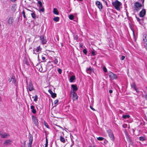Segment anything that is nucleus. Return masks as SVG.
Segmentation results:
<instances>
[{
    "label": "nucleus",
    "mask_w": 147,
    "mask_h": 147,
    "mask_svg": "<svg viewBox=\"0 0 147 147\" xmlns=\"http://www.w3.org/2000/svg\"><path fill=\"white\" fill-rule=\"evenodd\" d=\"M59 20V18L58 17H54L53 19V21L56 22H58Z\"/></svg>",
    "instance_id": "obj_23"
},
{
    "label": "nucleus",
    "mask_w": 147,
    "mask_h": 147,
    "mask_svg": "<svg viewBox=\"0 0 147 147\" xmlns=\"http://www.w3.org/2000/svg\"><path fill=\"white\" fill-rule=\"evenodd\" d=\"M74 39L75 40H77L78 38V37L77 35L74 36Z\"/></svg>",
    "instance_id": "obj_43"
},
{
    "label": "nucleus",
    "mask_w": 147,
    "mask_h": 147,
    "mask_svg": "<svg viewBox=\"0 0 147 147\" xmlns=\"http://www.w3.org/2000/svg\"><path fill=\"white\" fill-rule=\"evenodd\" d=\"M1 138H7L9 136V135L7 133H5L4 134H2L1 133Z\"/></svg>",
    "instance_id": "obj_18"
},
{
    "label": "nucleus",
    "mask_w": 147,
    "mask_h": 147,
    "mask_svg": "<svg viewBox=\"0 0 147 147\" xmlns=\"http://www.w3.org/2000/svg\"><path fill=\"white\" fill-rule=\"evenodd\" d=\"M39 71L40 72L42 71V68L41 67V68L39 69Z\"/></svg>",
    "instance_id": "obj_53"
},
{
    "label": "nucleus",
    "mask_w": 147,
    "mask_h": 147,
    "mask_svg": "<svg viewBox=\"0 0 147 147\" xmlns=\"http://www.w3.org/2000/svg\"><path fill=\"white\" fill-rule=\"evenodd\" d=\"M79 1H83V0H79Z\"/></svg>",
    "instance_id": "obj_63"
},
{
    "label": "nucleus",
    "mask_w": 147,
    "mask_h": 147,
    "mask_svg": "<svg viewBox=\"0 0 147 147\" xmlns=\"http://www.w3.org/2000/svg\"><path fill=\"white\" fill-rule=\"evenodd\" d=\"M95 53V51H92V55L93 56H95L96 55Z\"/></svg>",
    "instance_id": "obj_45"
},
{
    "label": "nucleus",
    "mask_w": 147,
    "mask_h": 147,
    "mask_svg": "<svg viewBox=\"0 0 147 147\" xmlns=\"http://www.w3.org/2000/svg\"><path fill=\"white\" fill-rule=\"evenodd\" d=\"M48 92L50 94L52 98H54L56 97V94L55 93H53L51 89L48 90Z\"/></svg>",
    "instance_id": "obj_12"
},
{
    "label": "nucleus",
    "mask_w": 147,
    "mask_h": 147,
    "mask_svg": "<svg viewBox=\"0 0 147 147\" xmlns=\"http://www.w3.org/2000/svg\"><path fill=\"white\" fill-rule=\"evenodd\" d=\"M142 6V5L139 3L138 2H136L134 5V11H138L140 9Z\"/></svg>",
    "instance_id": "obj_2"
},
{
    "label": "nucleus",
    "mask_w": 147,
    "mask_h": 147,
    "mask_svg": "<svg viewBox=\"0 0 147 147\" xmlns=\"http://www.w3.org/2000/svg\"><path fill=\"white\" fill-rule=\"evenodd\" d=\"M22 14L23 15V17L24 18H26V16L25 15V13L24 10L22 11Z\"/></svg>",
    "instance_id": "obj_40"
},
{
    "label": "nucleus",
    "mask_w": 147,
    "mask_h": 147,
    "mask_svg": "<svg viewBox=\"0 0 147 147\" xmlns=\"http://www.w3.org/2000/svg\"><path fill=\"white\" fill-rule=\"evenodd\" d=\"M53 62L55 65H57L58 63V61L57 59L55 58L54 60H53Z\"/></svg>",
    "instance_id": "obj_26"
},
{
    "label": "nucleus",
    "mask_w": 147,
    "mask_h": 147,
    "mask_svg": "<svg viewBox=\"0 0 147 147\" xmlns=\"http://www.w3.org/2000/svg\"><path fill=\"white\" fill-rule=\"evenodd\" d=\"M144 0H141V1H142L143 3H144Z\"/></svg>",
    "instance_id": "obj_57"
},
{
    "label": "nucleus",
    "mask_w": 147,
    "mask_h": 147,
    "mask_svg": "<svg viewBox=\"0 0 147 147\" xmlns=\"http://www.w3.org/2000/svg\"><path fill=\"white\" fill-rule=\"evenodd\" d=\"M62 70L60 69V68H59L58 69H57V71L59 73V74H61L62 73Z\"/></svg>",
    "instance_id": "obj_36"
},
{
    "label": "nucleus",
    "mask_w": 147,
    "mask_h": 147,
    "mask_svg": "<svg viewBox=\"0 0 147 147\" xmlns=\"http://www.w3.org/2000/svg\"><path fill=\"white\" fill-rule=\"evenodd\" d=\"M11 141L10 140H6L3 143V144L7 145L11 144Z\"/></svg>",
    "instance_id": "obj_20"
},
{
    "label": "nucleus",
    "mask_w": 147,
    "mask_h": 147,
    "mask_svg": "<svg viewBox=\"0 0 147 147\" xmlns=\"http://www.w3.org/2000/svg\"><path fill=\"white\" fill-rule=\"evenodd\" d=\"M131 86L132 88H134V90H136L137 92H138V90H137L136 87V85L134 82H133L131 84Z\"/></svg>",
    "instance_id": "obj_17"
},
{
    "label": "nucleus",
    "mask_w": 147,
    "mask_h": 147,
    "mask_svg": "<svg viewBox=\"0 0 147 147\" xmlns=\"http://www.w3.org/2000/svg\"><path fill=\"white\" fill-rule=\"evenodd\" d=\"M32 120L34 124L35 125H37L38 123V122L36 117L33 115H32Z\"/></svg>",
    "instance_id": "obj_9"
},
{
    "label": "nucleus",
    "mask_w": 147,
    "mask_h": 147,
    "mask_svg": "<svg viewBox=\"0 0 147 147\" xmlns=\"http://www.w3.org/2000/svg\"><path fill=\"white\" fill-rule=\"evenodd\" d=\"M69 19L71 20H72L74 19V16L72 14H70L69 16Z\"/></svg>",
    "instance_id": "obj_31"
},
{
    "label": "nucleus",
    "mask_w": 147,
    "mask_h": 147,
    "mask_svg": "<svg viewBox=\"0 0 147 147\" xmlns=\"http://www.w3.org/2000/svg\"><path fill=\"white\" fill-rule=\"evenodd\" d=\"M136 18L137 19V20L138 22H140V19L138 17H136Z\"/></svg>",
    "instance_id": "obj_50"
},
{
    "label": "nucleus",
    "mask_w": 147,
    "mask_h": 147,
    "mask_svg": "<svg viewBox=\"0 0 147 147\" xmlns=\"http://www.w3.org/2000/svg\"><path fill=\"white\" fill-rule=\"evenodd\" d=\"M143 40L145 43L147 44V35L146 34H145L143 35Z\"/></svg>",
    "instance_id": "obj_15"
},
{
    "label": "nucleus",
    "mask_w": 147,
    "mask_h": 147,
    "mask_svg": "<svg viewBox=\"0 0 147 147\" xmlns=\"http://www.w3.org/2000/svg\"><path fill=\"white\" fill-rule=\"evenodd\" d=\"M53 13L56 15H58L59 14V12L57 8H54L53 9Z\"/></svg>",
    "instance_id": "obj_21"
},
{
    "label": "nucleus",
    "mask_w": 147,
    "mask_h": 147,
    "mask_svg": "<svg viewBox=\"0 0 147 147\" xmlns=\"http://www.w3.org/2000/svg\"><path fill=\"white\" fill-rule=\"evenodd\" d=\"M146 49H147V44H146Z\"/></svg>",
    "instance_id": "obj_61"
},
{
    "label": "nucleus",
    "mask_w": 147,
    "mask_h": 147,
    "mask_svg": "<svg viewBox=\"0 0 147 147\" xmlns=\"http://www.w3.org/2000/svg\"><path fill=\"white\" fill-rule=\"evenodd\" d=\"M11 1H12L13 2H14L15 1H16V0H11Z\"/></svg>",
    "instance_id": "obj_58"
},
{
    "label": "nucleus",
    "mask_w": 147,
    "mask_h": 147,
    "mask_svg": "<svg viewBox=\"0 0 147 147\" xmlns=\"http://www.w3.org/2000/svg\"><path fill=\"white\" fill-rule=\"evenodd\" d=\"M75 79V76H71L69 79L70 82H72Z\"/></svg>",
    "instance_id": "obj_22"
},
{
    "label": "nucleus",
    "mask_w": 147,
    "mask_h": 147,
    "mask_svg": "<svg viewBox=\"0 0 147 147\" xmlns=\"http://www.w3.org/2000/svg\"><path fill=\"white\" fill-rule=\"evenodd\" d=\"M145 117H146V120L147 121V113Z\"/></svg>",
    "instance_id": "obj_56"
},
{
    "label": "nucleus",
    "mask_w": 147,
    "mask_h": 147,
    "mask_svg": "<svg viewBox=\"0 0 147 147\" xmlns=\"http://www.w3.org/2000/svg\"><path fill=\"white\" fill-rule=\"evenodd\" d=\"M31 15L32 18L34 19H35L36 18V16L35 12H33L32 13H31Z\"/></svg>",
    "instance_id": "obj_28"
},
{
    "label": "nucleus",
    "mask_w": 147,
    "mask_h": 147,
    "mask_svg": "<svg viewBox=\"0 0 147 147\" xmlns=\"http://www.w3.org/2000/svg\"><path fill=\"white\" fill-rule=\"evenodd\" d=\"M60 141L63 142V143H65V138H63V137L61 136L60 137Z\"/></svg>",
    "instance_id": "obj_25"
},
{
    "label": "nucleus",
    "mask_w": 147,
    "mask_h": 147,
    "mask_svg": "<svg viewBox=\"0 0 147 147\" xmlns=\"http://www.w3.org/2000/svg\"><path fill=\"white\" fill-rule=\"evenodd\" d=\"M112 4L115 9L117 10H119L120 9L119 7L121 5V3L117 0H116L112 3Z\"/></svg>",
    "instance_id": "obj_1"
},
{
    "label": "nucleus",
    "mask_w": 147,
    "mask_h": 147,
    "mask_svg": "<svg viewBox=\"0 0 147 147\" xmlns=\"http://www.w3.org/2000/svg\"><path fill=\"white\" fill-rule=\"evenodd\" d=\"M87 73H90V71H92V69L90 67L88 68V69H86Z\"/></svg>",
    "instance_id": "obj_30"
},
{
    "label": "nucleus",
    "mask_w": 147,
    "mask_h": 147,
    "mask_svg": "<svg viewBox=\"0 0 147 147\" xmlns=\"http://www.w3.org/2000/svg\"><path fill=\"white\" fill-rule=\"evenodd\" d=\"M79 46L81 48H83V44L82 43H80Z\"/></svg>",
    "instance_id": "obj_44"
},
{
    "label": "nucleus",
    "mask_w": 147,
    "mask_h": 147,
    "mask_svg": "<svg viewBox=\"0 0 147 147\" xmlns=\"http://www.w3.org/2000/svg\"><path fill=\"white\" fill-rule=\"evenodd\" d=\"M33 141V137L31 135H30L29 136V142H32Z\"/></svg>",
    "instance_id": "obj_29"
},
{
    "label": "nucleus",
    "mask_w": 147,
    "mask_h": 147,
    "mask_svg": "<svg viewBox=\"0 0 147 147\" xmlns=\"http://www.w3.org/2000/svg\"><path fill=\"white\" fill-rule=\"evenodd\" d=\"M9 82H11V83L14 84L15 85H16V79L15 78V77H13L11 78L10 79H9Z\"/></svg>",
    "instance_id": "obj_11"
},
{
    "label": "nucleus",
    "mask_w": 147,
    "mask_h": 147,
    "mask_svg": "<svg viewBox=\"0 0 147 147\" xmlns=\"http://www.w3.org/2000/svg\"><path fill=\"white\" fill-rule=\"evenodd\" d=\"M71 97H72L73 98V100H76L78 99V96L77 93L75 92L71 91Z\"/></svg>",
    "instance_id": "obj_4"
},
{
    "label": "nucleus",
    "mask_w": 147,
    "mask_h": 147,
    "mask_svg": "<svg viewBox=\"0 0 147 147\" xmlns=\"http://www.w3.org/2000/svg\"><path fill=\"white\" fill-rule=\"evenodd\" d=\"M145 98L146 100H147V94L145 95Z\"/></svg>",
    "instance_id": "obj_51"
},
{
    "label": "nucleus",
    "mask_w": 147,
    "mask_h": 147,
    "mask_svg": "<svg viewBox=\"0 0 147 147\" xmlns=\"http://www.w3.org/2000/svg\"><path fill=\"white\" fill-rule=\"evenodd\" d=\"M27 89L29 90L30 91H31L32 90H34V88H33V86L32 83L31 82H30L27 88Z\"/></svg>",
    "instance_id": "obj_6"
},
{
    "label": "nucleus",
    "mask_w": 147,
    "mask_h": 147,
    "mask_svg": "<svg viewBox=\"0 0 147 147\" xmlns=\"http://www.w3.org/2000/svg\"><path fill=\"white\" fill-rule=\"evenodd\" d=\"M38 96L37 95H35L34 97V101H36L38 99Z\"/></svg>",
    "instance_id": "obj_37"
},
{
    "label": "nucleus",
    "mask_w": 147,
    "mask_h": 147,
    "mask_svg": "<svg viewBox=\"0 0 147 147\" xmlns=\"http://www.w3.org/2000/svg\"><path fill=\"white\" fill-rule=\"evenodd\" d=\"M42 49L41 48L40 46L37 47L36 48L34 49H33V54H36L35 52L36 51V52L40 53Z\"/></svg>",
    "instance_id": "obj_7"
},
{
    "label": "nucleus",
    "mask_w": 147,
    "mask_h": 147,
    "mask_svg": "<svg viewBox=\"0 0 147 147\" xmlns=\"http://www.w3.org/2000/svg\"><path fill=\"white\" fill-rule=\"evenodd\" d=\"M71 87L72 88V91H76L78 90V88L77 86L75 84H72L71 85Z\"/></svg>",
    "instance_id": "obj_16"
},
{
    "label": "nucleus",
    "mask_w": 147,
    "mask_h": 147,
    "mask_svg": "<svg viewBox=\"0 0 147 147\" xmlns=\"http://www.w3.org/2000/svg\"><path fill=\"white\" fill-rule=\"evenodd\" d=\"M42 60H45V57L44 56H42Z\"/></svg>",
    "instance_id": "obj_49"
},
{
    "label": "nucleus",
    "mask_w": 147,
    "mask_h": 147,
    "mask_svg": "<svg viewBox=\"0 0 147 147\" xmlns=\"http://www.w3.org/2000/svg\"><path fill=\"white\" fill-rule=\"evenodd\" d=\"M125 58V57L124 56H122L121 57V60H123Z\"/></svg>",
    "instance_id": "obj_47"
},
{
    "label": "nucleus",
    "mask_w": 147,
    "mask_h": 147,
    "mask_svg": "<svg viewBox=\"0 0 147 147\" xmlns=\"http://www.w3.org/2000/svg\"><path fill=\"white\" fill-rule=\"evenodd\" d=\"M97 139L99 141H102L104 139V138L102 137H99L97 138Z\"/></svg>",
    "instance_id": "obj_32"
},
{
    "label": "nucleus",
    "mask_w": 147,
    "mask_h": 147,
    "mask_svg": "<svg viewBox=\"0 0 147 147\" xmlns=\"http://www.w3.org/2000/svg\"><path fill=\"white\" fill-rule=\"evenodd\" d=\"M44 125H45V126L46 127H47V128H49V125H48L47 123H45Z\"/></svg>",
    "instance_id": "obj_46"
},
{
    "label": "nucleus",
    "mask_w": 147,
    "mask_h": 147,
    "mask_svg": "<svg viewBox=\"0 0 147 147\" xmlns=\"http://www.w3.org/2000/svg\"><path fill=\"white\" fill-rule=\"evenodd\" d=\"M105 4H106V5H107V6H108V4H107V1H105Z\"/></svg>",
    "instance_id": "obj_55"
},
{
    "label": "nucleus",
    "mask_w": 147,
    "mask_h": 147,
    "mask_svg": "<svg viewBox=\"0 0 147 147\" xmlns=\"http://www.w3.org/2000/svg\"><path fill=\"white\" fill-rule=\"evenodd\" d=\"M16 5H13L11 8V10L13 11H15L16 10Z\"/></svg>",
    "instance_id": "obj_24"
},
{
    "label": "nucleus",
    "mask_w": 147,
    "mask_h": 147,
    "mask_svg": "<svg viewBox=\"0 0 147 147\" xmlns=\"http://www.w3.org/2000/svg\"><path fill=\"white\" fill-rule=\"evenodd\" d=\"M107 133L108 134L109 136L112 140H113L114 139V137L113 134L111 130L110 129H109L107 131Z\"/></svg>",
    "instance_id": "obj_5"
},
{
    "label": "nucleus",
    "mask_w": 147,
    "mask_h": 147,
    "mask_svg": "<svg viewBox=\"0 0 147 147\" xmlns=\"http://www.w3.org/2000/svg\"><path fill=\"white\" fill-rule=\"evenodd\" d=\"M47 147V146L45 145V147Z\"/></svg>",
    "instance_id": "obj_64"
},
{
    "label": "nucleus",
    "mask_w": 147,
    "mask_h": 147,
    "mask_svg": "<svg viewBox=\"0 0 147 147\" xmlns=\"http://www.w3.org/2000/svg\"><path fill=\"white\" fill-rule=\"evenodd\" d=\"M109 77L111 79L113 80L117 78V76L115 74L111 73L110 74Z\"/></svg>",
    "instance_id": "obj_13"
},
{
    "label": "nucleus",
    "mask_w": 147,
    "mask_h": 147,
    "mask_svg": "<svg viewBox=\"0 0 147 147\" xmlns=\"http://www.w3.org/2000/svg\"><path fill=\"white\" fill-rule=\"evenodd\" d=\"M126 15H127V16H128V13L127 12H126Z\"/></svg>",
    "instance_id": "obj_59"
},
{
    "label": "nucleus",
    "mask_w": 147,
    "mask_h": 147,
    "mask_svg": "<svg viewBox=\"0 0 147 147\" xmlns=\"http://www.w3.org/2000/svg\"><path fill=\"white\" fill-rule=\"evenodd\" d=\"M90 108L93 111H95V109L93 108L92 107H90Z\"/></svg>",
    "instance_id": "obj_54"
},
{
    "label": "nucleus",
    "mask_w": 147,
    "mask_h": 147,
    "mask_svg": "<svg viewBox=\"0 0 147 147\" xmlns=\"http://www.w3.org/2000/svg\"><path fill=\"white\" fill-rule=\"evenodd\" d=\"M83 52L85 55H86L87 54V51L86 49H84L83 50Z\"/></svg>",
    "instance_id": "obj_41"
},
{
    "label": "nucleus",
    "mask_w": 147,
    "mask_h": 147,
    "mask_svg": "<svg viewBox=\"0 0 147 147\" xmlns=\"http://www.w3.org/2000/svg\"><path fill=\"white\" fill-rule=\"evenodd\" d=\"M130 115H124L122 117L124 119L129 118L130 117Z\"/></svg>",
    "instance_id": "obj_27"
},
{
    "label": "nucleus",
    "mask_w": 147,
    "mask_h": 147,
    "mask_svg": "<svg viewBox=\"0 0 147 147\" xmlns=\"http://www.w3.org/2000/svg\"><path fill=\"white\" fill-rule=\"evenodd\" d=\"M13 20V18L12 17L9 18L7 20V23L9 26H11L12 24Z\"/></svg>",
    "instance_id": "obj_14"
},
{
    "label": "nucleus",
    "mask_w": 147,
    "mask_h": 147,
    "mask_svg": "<svg viewBox=\"0 0 147 147\" xmlns=\"http://www.w3.org/2000/svg\"><path fill=\"white\" fill-rule=\"evenodd\" d=\"M146 11L144 9H143L139 13V16L140 17H143L146 14Z\"/></svg>",
    "instance_id": "obj_10"
},
{
    "label": "nucleus",
    "mask_w": 147,
    "mask_h": 147,
    "mask_svg": "<svg viewBox=\"0 0 147 147\" xmlns=\"http://www.w3.org/2000/svg\"><path fill=\"white\" fill-rule=\"evenodd\" d=\"M45 9L43 7H42L41 8L39 9V11L40 12H42L44 13V12Z\"/></svg>",
    "instance_id": "obj_33"
},
{
    "label": "nucleus",
    "mask_w": 147,
    "mask_h": 147,
    "mask_svg": "<svg viewBox=\"0 0 147 147\" xmlns=\"http://www.w3.org/2000/svg\"><path fill=\"white\" fill-rule=\"evenodd\" d=\"M139 140L140 141H144L145 140L144 138L143 137H140L139 138Z\"/></svg>",
    "instance_id": "obj_34"
},
{
    "label": "nucleus",
    "mask_w": 147,
    "mask_h": 147,
    "mask_svg": "<svg viewBox=\"0 0 147 147\" xmlns=\"http://www.w3.org/2000/svg\"><path fill=\"white\" fill-rule=\"evenodd\" d=\"M71 140L73 143L74 144V141L72 140V139H71Z\"/></svg>",
    "instance_id": "obj_60"
},
{
    "label": "nucleus",
    "mask_w": 147,
    "mask_h": 147,
    "mask_svg": "<svg viewBox=\"0 0 147 147\" xmlns=\"http://www.w3.org/2000/svg\"><path fill=\"white\" fill-rule=\"evenodd\" d=\"M32 142H29V143L28 145V147H31L32 146Z\"/></svg>",
    "instance_id": "obj_39"
},
{
    "label": "nucleus",
    "mask_w": 147,
    "mask_h": 147,
    "mask_svg": "<svg viewBox=\"0 0 147 147\" xmlns=\"http://www.w3.org/2000/svg\"><path fill=\"white\" fill-rule=\"evenodd\" d=\"M1 135V132L0 131V135Z\"/></svg>",
    "instance_id": "obj_62"
},
{
    "label": "nucleus",
    "mask_w": 147,
    "mask_h": 147,
    "mask_svg": "<svg viewBox=\"0 0 147 147\" xmlns=\"http://www.w3.org/2000/svg\"><path fill=\"white\" fill-rule=\"evenodd\" d=\"M109 92L110 93H112L113 92V91L112 90H109Z\"/></svg>",
    "instance_id": "obj_52"
},
{
    "label": "nucleus",
    "mask_w": 147,
    "mask_h": 147,
    "mask_svg": "<svg viewBox=\"0 0 147 147\" xmlns=\"http://www.w3.org/2000/svg\"><path fill=\"white\" fill-rule=\"evenodd\" d=\"M40 38V40L41 44L44 45L46 44L47 42V40L46 39V37L44 35H42L39 36Z\"/></svg>",
    "instance_id": "obj_3"
},
{
    "label": "nucleus",
    "mask_w": 147,
    "mask_h": 147,
    "mask_svg": "<svg viewBox=\"0 0 147 147\" xmlns=\"http://www.w3.org/2000/svg\"><path fill=\"white\" fill-rule=\"evenodd\" d=\"M45 145L48 146V140L47 138H46V142Z\"/></svg>",
    "instance_id": "obj_48"
},
{
    "label": "nucleus",
    "mask_w": 147,
    "mask_h": 147,
    "mask_svg": "<svg viewBox=\"0 0 147 147\" xmlns=\"http://www.w3.org/2000/svg\"><path fill=\"white\" fill-rule=\"evenodd\" d=\"M38 3L39 5V7H42V2L41 1H38Z\"/></svg>",
    "instance_id": "obj_35"
},
{
    "label": "nucleus",
    "mask_w": 147,
    "mask_h": 147,
    "mask_svg": "<svg viewBox=\"0 0 147 147\" xmlns=\"http://www.w3.org/2000/svg\"><path fill=\"white\" fill-rule=\"evenodd\" d=\"M59 102V100L58 99H57L54 102V103L55 105H57V103Z\"/></svg>",
    "instance_id": "obj_38"
},
{
    "label": "nucleus",
    "mask_w": 147,
    "mask_h": 147,
    "mask_svg": "<svg viewBox=\"0 0 147 147\" xmlns=\"http://www.w3.org/2000/svg\"><path fill=\"white\" fill-rule=\"evenodd\" d=\"M103 69L104 71L105 72H107V68H106V67H103Z\"/></svg>",
    "instance_id": "obj_42"
},
{
    "label": "nucleus",
    "mask_w": 147,
    "mask_h": 147,
    "mask_svg": "<svg viewBox=\"0 0 147 147\" xmlns=\"http://www.w3.org/2000/svg\"><path fill=\"white\" fill-rule=\"evenodd\" d=\"M30 109H32V112L33 114H35L36 113V111L34 109V107L33 105H32L30 107Z\"/></svg>",
    "instance_id": "obj_19"
},
{
    "label": "nucleus",
    "mask_w": 147,
    "mask_h": 147,
    "mask_svg": "<svg viewBox=\"0 0 147 147\" xmlns=\"http://www.w3.org/2000/svg\"><path fill=\"white\" fill-rule=\"evenodd\" d=\"M96 5L100 9H101L102 8V5L100 1H97L95 3Z\"/></svg>",
    "instance_id": "obj_8"
}]
</instances>
